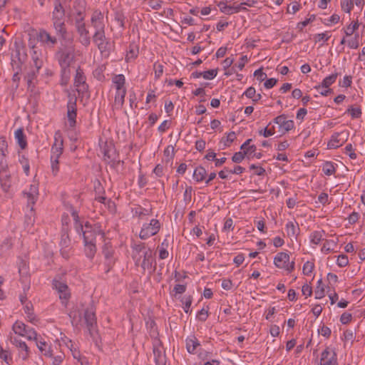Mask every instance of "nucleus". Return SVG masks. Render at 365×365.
I'll list each match as a JSON object with an SVG mask.
<instances>
[{
    "label": "nucleus",
    "mask_w": 365,
    "mask_h": 365,
    "mask_svg": "<svg viewBox=\"0 0 365 365\" xmlns=\"http://www.w3.org/2000/svg\"><path fill=\"white\" fill-rule=\"evenodd\" d=\"M336 246V244L334 240H326L323 244L321 251L324 254H328L333 251Z\"/></svg>",
    "instance_id": "46"
},
{
    "label": "nucleus",
    "mask_w": 365,
    "mask_h": 365,
    "mask_svg": "<svg viewBox=\"0 0 365 365\" xmlns=\"http://www.w3.org/2000/svg\"><path fill=\"white\" fill-rule=\"evenodd\" d=\"M68 124L69 127L73 128L76 125V111L74 103H69L68 106Z\"/></svg>",
    "instance_id": "27"
},
{
    "label": "nucleus",
    "mask_w": 365,
    "mask_h": 365,
    "mask_svg": "<svg viewBox=\"0 0 365 365\" xmlns=\"http://www.w3.org/2000/svg\"><path fill=\"white\" fill-rule=\"evenodd\" d=\"M38 185L34 182L30 185L29 188H26L23 192V197L26 200V207L30 210L31 216L33 215L34 205L38 198ZM31 217H30L31 218Z\"/></svg>",
    "instance_id": "6"
},
{
    "label": "nucleus",
    "mask_w": 365,
    "mask_h": 365,
    "mask_svg": "<svg viewBox=\"0 0 365 365\" xmlns=\"http://www.w3.org/2000/svg\"><path fill=\"white\" fill-rule=\"evenodd\" d=\"M336 165L330 161H327L323 164L322 171L326 175H332L335 173Z\"/></svg>",
    "instance_id": "33"
},
{
    "label": "nucleus",
    "mask_w": 365,
    "mask_h": 365,
    "mask_svg": "<svg viewBox=\"0 0 365 365\" xmlns=\"http://www.w3.org/2000/svg\"><path fill=\"white\" fill-rule=\"evenodd\" d=\"M320 365H338L335 351L329 348H326L321 354Z\"/></svg>",
    "instance_id": "14"
},
{
    "label": "nucleus",
    "mask_w": 365,
    "mask_h": 365,
    "mask_svg": "<svg viewBox=\"0 0 365 365\" xmlns=\"http://www.w3.org/2000/svg\"><path fill=\"white\" fill-rule=\"evenodd\" d=\"M271 123L268 124V125L264 129H261L259 130V134L262 135L264 138H268L272 136L275 133L274 127H270Z\"/></svg>",
    "instance_id": "47"
},
{
    "label": "nucleus",
    "mask_w": 365,
    "mask_h": 365,
    "mask_svg": "<svg viewBox=\"0 0 365 365\" xmlns=\"http://www.w3.org/2000/svg\"><path fill=\"white\" fill-rule=\"evenodd\" d=\"M337 77V73H331V75L324 78L321 84L323 85V86L326 87L327 88H329L332 84H334L336 82Z\"/></svg>",
    "instance_id": "43"
},
{
    "label": "nucleus",
    "mask_w": 365,
    "mask_h": 365,
    "mask_svg": "<svg viewBox=\"0 0 365 365\" xmlns=\"http://www.w3.org/2000/svg\"><path fill=\"white\" fill-rule=\"evenodd\" d=\"M340 21V16L339 14H334L328 19H327L326 24L327 26H333L338 24Z\"/></svg>",
    "instance_id": "57"
},
{
    "label": "nucleus",
    "mask_w": 365,
    "mask_h": 365,
    "mask_svg": "<svg viewBox=\"0 0 365 365\" xmlns=\"http://www.w3.org/2000/svg\"><path fill=\"white\" fill-rule=\"evenodd\" d=\"M83 17L80 14L79 19L76 21V27L78 32L80 35V41L82 44L87 46L90 43V37L88 36V31L86 29L84 23L83 22Z\"/></svg>",
    "instance_id": "17"
},
{
    "label": "nucleus",
    "mask_w": 365,
    "mask_h": 365,
    "mask_svg": "<svg viewBox=\"0 0 365 365\" xmlns=\"http://www.w3.org/2000/svg\"><path fill=\"white\" fill-rule=\"evenodd\" d=\"M349 136V132L347 130L334 133L327 143V148L336 149L341 147L347 141Z\"/></svg>",
    "instance_id": "9"
},
{
    "label": "nucleus",
    "mask_w": 365,
    "mask_h": 365,
    "mask_svg": "<svg viewBox=\"0 0 365 365\" xmlns=\"http://www.w3.org/2000/svg\"><path fill=\"white\" fill-rule=\"evenodd\" d=\"M69 316L73 326H78L85 323L88 328L91 329L96 324L95 312L93 307L86 310H80L78 308H75L71 311Z\"/></svg>",
    "instance_id": "2"
},
{
    "label": "nucleus",
    "mask_w": 365,
    "mask_h": 365,
    "mask_svg": "<svg viewBox=\"0 0 365 365\" xmlns=\"http://www.w3.org/2000/svg\"><path fill=\"white\" fill-rule=\"evenodd\" d=\"M236 138V135L235 132H230L229 133L225 138L222 139V142L224 143L225 146H230L231 143L235 140Z\"/></svg>",
    "instance_id": "55"
},
{
    "label": "nucleus",
    "mask_w": 365,
    "mask_h": 365,
    "mask_svg": "<svg viewBox=\"0 0 365 365\" xmlns=\"http://www.w3.org/2000/svg\"><path fill=\"white\" fill-rule=\"evenodd\" d=\"M354 36H351V38L347 40V46L349 48L356 49L359 48V34H355L353 35Z\"/></svg>",
    "instance_id": "44"
},
{
    "label": "nucleus",
    "mask_w": 365,
    "mask_h": 365,
    "mask_svg": "<svg viewBox=\"0 0 365 365\" xmlns=\"http://www.w3.org/2000/svg\"><path fill=\"white\" fill-rule=\"evenodd\" d=\"M0 359L7 364H10L12 361V357L10 352L8 350L4 349L2 346H0Z\"/></svg>",
    "instance_id": "48"
},
{
    "label": "nucleus",
    "mask_w": 365,
    "mask_h": 365,
    "mask_svg": "<svg viewBox=\"0 0 365 365\" xmlns=\"http://www.w3.org/2000/svg\"><path fill=\"white\" fill-rule=\"evenodd\" d=\"M285 230L289 237L297 239L299 233V225L296 221H289L285 225Z\"/></svg>",
    "instance_id": "23"
},
{
    "label": "nucleus",
    "mask_w": 365,
    "mask_h": 365,
    "mask_svg": "<svg viewBox=\"0 0 365 365\" xmlns=\"http://www.w3.org/2000/svg\"><path fill=\"white\" fill-rule=\"evenodd\" d=\"M53 26L57 32L63 35L65 32L64 11L61 3L56 2L53 11Z\"/></svg>",
    "instance_id": "7"
},
{
    "label": "nucleus",
    "mask_w": 365,
    "mask_h": 365,
    "mask_svg": "<svg viewBox=\"0 0 365 365\" xmlns=\"http://www.w3.org/2000/svg\"><path fill=\"white\" fill-rule=\"evenodd\" d=\"M181 302L182 303V308L185 312L187 314H190L192 312L190 309L192 302V297L190 295L184 296L181 299Z\"/></svg>",
    "instance_id": "40"
},
{
    "label": "nucleus",
    "mask_w": 365,
    "mask_h": 365,
    "mask_svg": "<svg viewBox=\"0 0 365 365\" xmlns=\"http://www.w3.org/2000/svg\"><path fill=\"white\" fill-rule=\"evenodd\" d=\"M274 266L280 269H283L287 273L292 272L295 269V262L290 261V256L288 252H278L273 259Z\"/></svg>",
    "instance_id": "5"
},
{
    "label": "nucleus",
    "mask_w": 365,
    "mask_h": 365,
    "mask_svg": "<svg viewBox=\"0 0 365 365\" xmlns=\"http://www.w3.org/2000/svg\"><path fill=\"white\" fill-rule=\"evenodd\" d=\"M7 143L3 138H0V165L3 168L6 164L4 160L7 154Z\"/></svg>",
    "instance_id": "32"
},
{
    "label": "nucleus",
    "mask_w": 365,
    "mask_h": 365,
    "mask_svg": "<svg viewBox=\"0 0 365 365\" xmlns=\"http://www.w3.org/2000/svg\"><path fill=\"white\" fill-rule=\"evenodd\" d=\"M63 153V140L60 134L55 135V143L51 148V159L58 160Z\"/></svg>",
    "instance_id": "19"
},
{
    "label": "nucleus",
    "mask_w": 365,
    "mask_h": 365,
    "mask_svg": "<svg viewBox=\"0 0 365 365\" xmlns=\"http://www.w3.org/2000/svg\"><path fill=\"white\" fill-rule=\"evenodd\" d=\"M277 310L274 307L267 308L264 313V317L267 320L272 321V317L276 313Z\"/></svg>",
    "instance_id": "59"
},
{
    "label": "nucleus",
    "mask_w": 365,
    "mask_h": 365,
    "mask_svg": "<svg viewBox=\"0 0 365 365\" xmlns=\"http://www.w3.org/2000/svg\"><path fill=\"white\" fill-rule=\"evenodd\" d=\"M250 168L253 170L255 175L259 176L263 175L265 173V170L259 165L252 164L250 165Z\"/></svg>",
    "instance_id": "58"
},
{
    "label": "nucleus",
    "mask_w": 365,
    "mask_h": 365,
    "mask_svg": "<svg viewBox=\"0 0 365 365\" xmlns=\"http://www.w3.org/2000/svg\"><path fill=\"white\" fill-rule=\"evenodd\" d=\"M217 69H211L206 71L201 72L200 75H202V77L206 80H212L214 79L217 75Z\"/></svg>",
    "instance_id": "49"
},
{
    "label": "nucleus",
    "mask_w": 365,
    "mask_h": 365,
    "mask_svg": "<svg viewBox=\"0 0 365 365\" xmlns=\"http://www.w3.org/2000/svg\"><path fill=\"white\" fill-rule=\"evenodd\" d=\"M9 340L11 343L18 348L19 357L23 361H26L29 357V349L26 344L22 340L18 339L12 335V333L9 334Z\"/></svg>",
    "instance_id": "12"
},
{
    "label": "nucleus",
    "mask_w": 365,
    "mask_h": 365,
    "mask_svg": "<svg viewBox=\"0 0 365 365\" xmlns=\"http://www.w3.org/2000/svg\"><path fill=\"white\" fill-rule=\"evenodd\" d=\"M24 311L26 315L27 320L36 324L38 320L33 312V305L30 302L26 303L24 307Z\"/></svg>",
    "instance_id": "30"
},
{
    "label": "nucleus",
    "mask_w": 365,
    "mask_h": 365,
    "mask_svg": "<svg viewBox=\"0 0 365 365\" xmlns=\"http://www.w3.org/2000/svg\"><path fill=\"white\" fill-rule=\"evenodd\" d=\"M345 153L349 156L351 159H356V154L354 152L351 144H348L345 147Z\"/></svg>",
    "instance_id": "62"
},
{
    "label": "nucleus",
    "mask_w": 365,
    "mask_h": 365,
    "mask_svg": "<svg viewBox=\"0 0 365 365\" xmlns=\"http://www.w3.org/2000/svg\"><path fill=\"white\" fill-rule=\"evenodd\" d=\"M273 122L279 125V131L282 133H287L294 128V123L292 120L287 119L286 115L282 114L277 116Z\"/></svg>",
    "instance_id": "13"
},
{
    "label": "nucleus",
    "mask_w": 365,
    "mask_h": 365,
    "mask_svg": "<svg viewBox=\"0 0 365 365\" xmlns=\"http://www.w3.org/2000/svg\"><path fill=\"white\" fill-rule=\"evenodd\" d=\"M29 46L31 50V58L34 61V66L38 71L43 63V56L39 46L36 43V38L30 37L29 40Z\"/></svg>",
    "instance_id": "10"
},
{
    "label": "nucleus",
    "mask_w": 365,
    "mask_h": 365,
    "mask_svg": "<svg viewBox=\"0 0 365 365\" xmlns=\"http://www.w3.org/2000/svg\"><path fill=\"white\" fill-rule=\"evenodd\" d=\"M352 314L349 312H344L340 317V322L343 324H347L352 320Z\"/></svg>",
    "instance_id": "56"
},
{
    "label": "nucleus",
    "mask_w": 365,
    "mask_h": 365,
    "mask_svg": "<svg viewBox=\"0 0 365 365\" xmlns=\"http://www.w3.org/2000/svg\"><path fill=\"white\" fill-rule=\"evenodd\" d=\"M19 163L22 165V168H23V170H24V172L25 173V174L26 175H29V172H30V166H29V163L28 159L26 158H25L24 156H21L19 158Z\"/></svg>",
    "instance_id": "52"
},
{
    "label": "nucleus",
    "mask_w": 365,
    "mask_h": 365,
    "mask_svg": "<svg viewBox=\"0 0 365 365\" xmlns=\"http://www.w3.org/2000/svg\"><path fill=\"white\" fill-rule=\"evenodd\" d=\"M254 76L257 78V81L262 82L266 79L267 74L264 73L261 68H259L254 72Z\"/></svg>",
    "instance_id": "60"
},
{
    "label": "nucleus",
    "mask_w": 365,
    "mask_h": 365,
    "mask_svg": "<svg viewBox=\"0 0 365 365\" xmlns=\"http://www.w3.org/2000/svg\"><path fill=\"white\" fill-rule=\"evenodd\" d=\"M36 341V346L41 353L47 357L52 356V350L48 342L36 332V338L32 339Z\"/></svg>",
    "instance_id": "16"
},
{
    "label": "nucleus",
    "mask_w": 365,
    "mask_h": 365,
    "mask_svg": "<svg viewBox=\"0 0 365 365\" xmlns=\"http://www.w3.org/2000/svg\"><path fill=\"white\" fill-rule=\"evenodd\" d=\"M52 360V365H61L63 361L64 355L63 354H60L56 356H53L51 357Z\"/></svg>",
    "instance_id": "63"
},
{
    "label": "nucleus",
    "mask_w": 365,
    "mask_h": 365,
    "mask_svg": "<svg viewBox=\"0 0 365 365\" xmlns=\"http://www.w3.org/2000/svg\"><path fill=\"white\" fill-rule=\"evenodd\" d=\"M14 182L10 175H6L0 180V185L3 191L5 192H10L13 186Z\"/></svg>",
    "instance_id": "28"
},
{
    "label": "nucleus",
    "mask_w": 365,
    "mask_h": 365,
    "mask_svg": "<svg viewBox=\"0 0 365 365\" xmlns=\"http://www.w3.org/2000/svg\"><path fill=\"white\" fill-rule=\"evenodd\" d=\"M58 59L61 68V84L67 85L72 71H76L74 86L78 92H84L87 89L86 76L82 70L76 67L73 62V53L71 51H61L58 53Z\"/></svg>",
    "instance_id": "1"
},
{
    "label": "nucleus",
    "mask_w": 365,
    "mask_h": 365,
    "mask_svg": "<svg viewBox=\"0 0 365 365\" xmlns=\"http://www.w3.org/2000/svg\"><path fill=\"white\" fill-rule=\"evenodd\" d=\"M197 340L192 336L186 339V348L189 353L193 354L195 352L196 348L199 346Z\"/></svg>",
    "instance_id": "35"
},
{
    "label": "nucleus",
    "mask_w": 365,
    "mask_h": 365,
    "mask_svg": "<svg viewBox=\"0 0 365 365\" xmlns=\"http://www.w3.org/2000/svg\"><path fill=\"white\" fill-rule=\"evenodd\" d=\"M354 334L352 330L347 329L344 331L342 339L346 342H353L354 340Z\"/></svg>",
    "instance_id": "53"
},
{
    "label": "nucleus",
    "mask_w": 365,
    "mask_h": 365,
    "mask_svg": "<svg viewBox=\"0 0 365 365\" xmlns=\"http://www.w3.org/2000/svg\"><path fill=\"white\" fill-rule=\"evenodd\" d=\"M36 41H37V42L36 43L37 44L39 42L41 44H43L49 47L53 46L56 42V38L51 36L45 31H41L37 34Z\"/></svg>",
    "instance_id": "21"
},
{
    "label": "nucleus",
    "mask_w": 365,
    "mask_h": 365,
    "mask_svg": "<svg viewBox=\"0 0 365 365\" xmlns=\"http://www.w3.org/2000/svg\"><path fill=\"white\" fill-rule=\"evenodd\" d=\"M138 54V48L137 46L134 44H130L129 46L128 51L126 53L125 55V60L126 61H133Z\"/></svg>",
    "instance_id": "34"
},
{
    "label": "nucleus",
    "mask_w": 365,
    "mask_h": 365,
    "mask_svg": "<svg viewBox=\"0 0 365 365\" xmlns=\"http://www.w3.org/2000/svg\"><path fill=\"white\" fill-rule=\"evenodd\" d=\"M14 138L16 140V143H18V145L20 146V148L21 149L26 148V147L27 145V142L26 140V136H25L22 129H21V128L17 129L14 132Z\"/></svg>",
    "instance_id": "29"
},
{
    "label": "nucleus",
    "mask_w": 365,
    "mask_h": 365,
    "mask_svg": "<svg viewBox=\"0 0 365 365\" xmlns=\"http://www.w3.org/2000/svg\"><path fill=\"white\" fill-rule=\"evenodd\" d=\"M252 139L247 140L240 147V149L245 155L247 158H260V154H257V148L254 145H250Z\"/></svg>",
    "instance_id": "18"
},
{
    "label": "nucleus",
    "mask_w": 365,
    "mask_h": 365,
    "mask_svg": "<svg viewBox=\"0 0 365 365\" xmlns=\"http://www.w3.org/2000/svg\"><path fill=\"white\" fill-rule=\"evenodd\" d=\"M324 232L322 230H316L309 235L310 246L312 248L316 247L322 242L324 238Z\"/></svg>",
    "instance_id": "25"
},
{
    "label": "nucleus",
    "mask_w": 365,
    "mask_h": 365,
    "mask_svg": "<svg viewBox=\"0 0 365 365\" xmlns=\"http://www.w3.org/2000/svg\"><path fill=\"white\" fill-rule=\"evenodd\" d=\"M160 228V224L156 219H152L150 222L144 223L142 226L139 236L141 239L145 240L156 235Z\"/></svg>",
    "instance_id": "11"
},
{
    "label": "nucleus",
    "mask_w": 365,
    "mask_h": 365,
    "mask_svg": "<svg viewBox=\"0 0 365 365\" xmlns=\"http://www.w3.org/2000/svg\"><path fill=\"white\" fill-rule=\"evenodd\" d=\"M143 261L141 262L140 266L143 269H149L152 266L153 262V253L150 250H144L141 255Z\"/></svg>",
    "instance_id": "26"
},
{
    "label": "nucleus",
    "mask_w": 365,
    "mask_h": 365,
    "mask_svg": "<svg viewBox=\"0 0 365 365\" xmlns=\"http://www.w3.org/2000/svg\"><path fill=\"white\" fill-rule=\"evenodd\" d=\"M53 287L57 291L60 299L62 303H66L70 297V291L67 284L61 281L54 279L53 283Z\"/></svg>",
    "instance_id": "15"
},
{
    "label": "nucleus",
    "mask_w": 365,
    "mask_h": 365,
    "mask_svg": "<svg viewBox=\"0 0 365 365\" xmlns=\"http://www.w3.org/2000/svg\"><path fill=\"white\" fill-rule=\"evenodd\" d=\"M345 113H348L351 115V118L356 119L359 118L361 115V109L359 106H350Z\"/></svg>",
    "instance_id": "42"
},
{
    "label": "nucleus",
    "mask_w": 365,
    "mask_h": 365,
    "mask_svg": "<svg viewBox=\"0 0 365 365\" xmlns=\"http://www.w3.org/2000/svg\"><path fill=\"white\" fill-rule=\"evenodd\" d=\"M147 250L143 244L137 245L134 247L133 257L135 260L136 264L140 262L143 251Z\"/></svg>",
    "instance_id": "37"
},
{
    "label": "nucleus",
    "mask_w": 365,
    "mask_h": 365,
    "mask_svg": "<svg viewBox=\"0 0 365 365\" xmlns=\"http://www.w3.org/2000/svg\"><path fill=\"white\" fill-rule=\"evenodd\" d=\"M91 23L96 30L104 29L103 15L99 11H95L91 16Z\"/></svg>",
    "instance_id": "22"
},
{
    "label": "nucleus",
    "mask_w": 365,
    "mask_h": 365,
    "mask_svg": "<svg viewBox=\"0 0 365 365\" xmlns=\"http://www.w3.org/2000/svg\"><path fill=\"white\" fill-rule=\"evenodd\" d=\"M76 229L78 231L81 229L83 232L86 256L89 258H93L96 250L93 239L94 236L97 235V232L92 230L91 225L88 222H86L84 227L82 225H76ZM98 234L101 235V232L98 231Z\"/></svg>",
    "instance_id": "4"
},
{
    "label": "nucleus",
    "mask_w": 365,
    "mask_h": 365,
    "mask_svg": "<svg viewBox=\"0 0 365 365\" xmlns=\"http://www.w3.org/2000/svg\"><path fill=\"white\" fill-rule=\"evenodd\" d=\"M302 294L307 298L312 294V288L309 284L306 283L302 287Z\"/></svg>",
    "instance_id": "61"
},
{
    "label": "nucleus",
    "mask_w": 365,
    "mask_h": 365,
    "mask_svg": "<svg viewBox=\"0 0 365 365\" xmlns=\"http://www.w3.org/2000/svg\"><path fill=\"white\" fill-rule=\"evenodd\" d=\"M206 175V170L203 167L199 166L195 169L192 177L196 182H201L205 180Z\"/></svg>",
    "instance_id": "31"
},
{
    "label": "nucleus",
    "mask_w": 365,
    "mask_h": 365,
    "mask_svg": "<svg viewBox=\"0 0 365 365\" xmlns=\"http://www.w3.org/2000/svg\"><path fill=\"white\" fill-rule=\"evenodd\" d=\"M217 6L222 13L227 15L233 14V5H228L227 2L221 1L217 3Z\"/></svg>",
    "instance_id": "38"
},
{
    "label": "nucleus",
    "mask_w": 365,
    "mask_h": 365,
    "mask_svg": "<svg viewBox=\"0 0 365 365\" xmlns=\"http://www.w3.org/2000/svg\"><path fill=\"white\" fill-rule=\"evenodd\" d=\"M359 26L360 24L358 19L353 20L349 24H347L342 29V31L344 33L346 37H351L356 34V31L359 29Z\"/></svg>",
    "instance_id": "24"
},
{
    "label": "nucleus",
    "mask_w": 365,
    "mask_h": 365,
    "mask_svg": "<svg viewBox=\"0 0 365 365\" xmlns=\"http://www.w3.org/2000/svg\"><path fill=\"white\" fill-rule=\"evenodd\" d=\"M269 333L273 337H277L280 334V328L278 325L276 324H272L269 327Z\"/></svg>",
    "instance_id": "64"
},
{
    "label": "nucleus",
    "mask_w": 365,
    "mask_h": 365,
    "mask_svg": "<svg viewBox=\"0 0 365 365\" xmlns=\"http://www.w3.org/2000/svg\"><path fill=\"white\" fill-rule=\"evenodd\" d=\"M314 296L317 299H321L325 296V287L322 279L317 281Z\"/></svg>",
    "instance_id": "36"
},
{
    "label": "nucleus",
    "mask_w": 365,
    "mask_h": 365,
    "mask_svg": "<svg viewBox=\"0 0 365 365\" xmlns=\"http://www.w3.org/2000/svg\"><path fill=\"white\" fill-rule=\"evenodd\" d=\"M319 334L323 336L325 338H329L331 336V329L324 324L319 326L318 329Z\"/></svg>",
    "instance_id": "51"
},
{
    "label": "nucleus",
    "mask_w": 365,
    "mask_h": 365,
    "mask_svg": "<svg viewBox=\"0 0 365 365\" xmlns=\"http://www.w3.org/2000/svg\"><path fill=\"white\" fill-rule=\"evenodd\" d=\"M349 264L348 257L345 255H340L337 257L336 264L339 267H344Z\"/></svg>",
    "instance_id": "54"
},
{
    "label": "nucleus",
    "mask_w": 365,
    "mask_h": 365,
    "mask_svg": "<svg viewBox=\"0 0 365 365\" xmlns=\"http://www.w3.org/2000/svg\"><path fill=\"white\" fill-rule=\"evenodd\" d=\"M331 37V34L329 31H325L320 34H317L314 36V41L315 43H325Z\"/></svg>",
    "instance_id": "45"
},
{
    "label": "nucleus",
    "mask_w": 365,
    "mask_h": 365,
    "mask_svg": "<svg viewBox=\"0 0 365 365\" xmlns=\"http://www.w3.org/2000/svg\"><path fill=\"white\" fill-rule=\"evenodd\" d=\"M340 6L341 10L346 13L351 14L354 9V1L353 0H340Z\"/></svg>",
    "instance_id": "39"
},
{
    "label": "nucleus",
    "mask_w": 365,
    "mask_h": 365,
    "mask_svg": "<svg viewBox=\"0 0 365 365\" xmlns=\"http://www.w3.org/2000/svg\"><path fill=\"white\" fill-rule=\"evenodd\" d=\"M112 83L115 90L113 107L115 109H120L124 104L127 93L125 78L123 74L115 75L112 78Z\"/></svg>",
    "instance_id": "3"
},
{
    "label": "nucleus",
    "mask_w": 365,
    "mask_h": 365,
    "mask_svg": "<svg viewBox=\"0 0 365 365\" xmlns=\"http://www.w3.org/2000/svg\"><path fill=\"white\" fill-rule=\"evenodd\" d=\"M12 332L14 334L25 337L28 340H32L36 338L35 330L27 327L21 321H16L12 325Z\"/></svg>",
    "instance_id": "8"
},
{
    "label": "nucleus",
    "mask_w": 365,
    "mask_h": 365,
    "mask_svg": "<svg viewBox=\"0 0 365 365\" xmlns=\"http://www.w3.org/2000/svg\"><path fill=\"white\" fill-rule=\"evenodd\" d=\"M314 89L322 96H327L332 93L330 88L324 87L321 83L314 86Z\"/></svg>",
    "instance_id": "50"
},
{
    "label": "nucleus",
    "mask_w": 365,
    "mask_h": 365,
    "mask_svg": "<svg viewBox=\"0 0 365 365\" xmlns=\"http://www.w3.org/2000/svg\"><path fill=\"white\" fill-rule=\"evenodd\" d=\"M93 41L97 44L101 51L108 48V42L106 39L104 29L96 30L93 36Z\"/></svg>",
    "instance_id": "20"
},
{
    "label": "nucleus",
    "mask_w": 365,
    "mask_h": 365,
    "mask_svg": "<svg viewBox=\"0 0 365 365\" xmlns=\"http://www.w3.org/2000/svg\"><path fill=\"white\" fill-rule=\"evenodd\" d=\"M314 267V261H307L303 264L302 272L306 276H312L313 274Z\"/></svg>",
    "instance_id": "41"
}]
</instances>
